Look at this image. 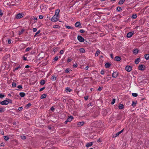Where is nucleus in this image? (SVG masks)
Segmentation results:
<instances>
[{
    "label": "nucleus",
    "mask_w": 149,
    "mask_h": 149,
    "mask_svg": "<svg viewBox=\"0 0 149 149\" xmlns=\"http://www.w3.org/2000/svg\"><path fill=\"white\" fill-rule=\"evenodd\" d=\"M53 28L55 29H58L60 28V27L58 25H55L53 26Z\"/></svg>",
    "instance_id": "28"
},
{
    "label": "nucleus",
    "mask_w": 149,
    "mask_h": 149,
    "mask_svg": "<svg viewBox=\"0 0 149 149\" xmlns=\"http://www.w3.org/2000/svg\"><path fill=\"white\" fill-rule=\"evenodd\" d=\"M66 91H67V92H70L72 90L70 88H66Z\"/></svg>",
    "instance_id": "26"
},
{
    "label": "nucleus",
    "mask_w": 149,
    "mask_h": 149,
    "mask_svg": "<svg viewBox=\"0 0 149 149\" xmlns=\"http://www.w3.org/2000/svg\"><path fill=\"white\" fill-rule=\"evenodd\" d=\"M115 60L117 61H120L121 60V58L118 56H116L115 57Z\"/></svg>",
    "instance_id": "17"
},
{
    "label": "nucleus",
    "mask_w": 149,
    "mask_h": 149,
    "mask_svg": "<svg viewBox=\"0 0 149 149\" xmlns=\"http://www.w3.org/2000/svg\"><path fill=\"white\" fill-rule=\"evenodd\" d=\"M101 90H102V88L100 87L97 90L98 91H100Z\"/></svg>",
    "instance_id": "61"
},
{
    "label": "nucleus",
    "mask_w": 149,
    "mask_h": 149,
    "mask_svg": "<svg viewBox=\"0 0 149 149\" xmlns=\"http://www.w3.org/2000/svg\"><path fill=\"white\" fill-rule=\"evenodd\" d=\"M116 100L115 99H113L112 101L111 102V104H114Z\"/></svg>",
    "instance_id": "37"
},
{
    "label": "nucleus",
    "mask_w": 149,
    "mask_h": 149,
    "mask_svg": "<svg viewBox=\"0 0 149 149\" xmlns=\"http://www.w3.org/2000/svg\"><path fill=\"white\" fill-rule=\"evenodd\" d=\"M65 71L66 73H68L69 72V69L67 68L65 70Z\"/></svg>",
    "instance_id": "48"
},
{
    "label": "nucleus",
    "mask_w": 149,
    "mask_h": 149,
    "mask_svg": "<svg viewBox=\"0 0 149 149\" xmlns=\"http://www.w3.org/2000/svg\"><path fill=\"white\" fill-rule=\"evenodd\" d=\"M45 81L44 80H42L40 82V84L41 85H43L45 84Z\"/></svg>",
    "instance_id": "35"
},
{
    "label": "nucleus",
    "mask_w": 149,
    "mask_h": 149,
    "mask_svg": "<svg viewBox=\"0 0 149 149\" xmlns=\"http://www.w3.org/2000/svg\"><path fill=\"white\" fill-rule=\"evenodd\" d=\"M72 60V59L71 58H68L67 60V61L68 62H70Z\"/></svg>",
    "instance_id": "43"
},
{
    "label": "nucleus",
    "mask_w": 149,
    "mask_h": 149,
    "mask_svg": "<svg viewBox=\"0 0 149 149\" xmlns=\"http://www.w3.org/2000/svg\"><path fill=\"white\" fill-rule=\"evenodd\" d=\"M19 95L21 97H23L25 95V93L24 92H21L19 93Z\"/></svg>",
    "instance_id": "19"
},
{
    "label": "nucleus",
    "mask_w": 149,
    "mask_h": 149,
    "mask_svg": "<svg viewBox=\"0 0 149 149\" xmlns=\"http://www.w3.org/2000/svg\"><path fill=\"white\" fill-rule=\"evenodd\" d=\"M88 96H86L84 97V99L86 100H88Z\"/></svg>",
    "instance_id": "62"
},
{
    "label": "nucleus",
    "mask_w": 149,
    "mask_h": 149,
    "mask_svg": "<svg viewBox=\"0 0 149 149\" xmlns=\"http://www.w3.org/2000/svg\"><path fill=\"white\" fill-rule=\"evenodd\" d=\"M24 14L22 13H20L16 15L15 18L17 19H19L23 17Z\"/></svg>",
    "instance_id": "1"
},
{
    "label": "nucleus",
    "mask_w": 149,
    "mask_h": 149,
    "mask_svg": "<svg viewBox=\"0 0 149 149\" xmlns=\"http://www.w3.org/2000/svg\"><path fill=\"white\" fill-rule=\"evenodd\" d=\"M145 58L146 60L148 59L149 58V54H146L145 55Z\"/></svg>",
    "instance_id": "23"
},
{
    "label": "nucleus",
    "mask_w": 149,
    "mask_h": 149,
    "mask_svg": "<svg viewBox=\"0 0 149 149\" xmlns=\"http://www.w3.org/2000/svg\"><path fill=\"white\" fill-rule=\"evenodd\" d=\"M8 44H10L11 43V40L10 39H8Z\"/></svg>",
    "instance_id": "38"
},
{
    "label": "nucleus",
    "mask_w": 149,
    "mask_h": 149,
    "mask_svg": "<svg viewBox=\"0 0 149 149\" xmlns=\"http://www.w3.org/2000/svg\"><path fill=\"white\" fill-rule=\"evenodd\" d=\"M123 129L121 131L116 133L115 135H113V137H116L118 136L120 134L123 132Z\"/></svg>",
    "instance_id": "9"
},
{
    "label": "nucleus",
    "mask_w": 149,
    "mask_h": 149,
    "mask_svg": "<svg viewBox=\"0 0 149 149\" xmlns=\"http://www.w3.org/2000/svg\"><path fill=\"white\" fill-rule=\"evenodd\" d=\"M80 32L81 33H83L84 32V31L83 29H81L80 30Z\"/></svg>",
    "instance_id": "54"
},
{
    "label": "nucleus",
    "mask_w": 149,
    "mask_h": 149,
    "mask_svg": "<svg viewBox=\"0 0 149 149\" xmlns=\"http://www.w3.org/2000/svg\"><path fill=\"white\" fill-rule=\"evenodd\" d=\"M66 27L68 29H71V27L69 26H66Z\"/></svg>",
    "instance_id": "55"
},
{
    "label": "nucleus",
    "mask_w": 149,
    "mask_h": 149,
    "mask_svg": "<svg viewBox=\"0 0 149 149\" xmlns=\"http://www.w3.org/2000/svg\"><path fill=\"white\" fill-rule=\"evenodd\" d=\"M3 15V13L2 12L1 10L0 9V16H2Z\"/></svg>",
    "instance_id": "45"
},
{
    "label": "nucleus",
    "mask_w": 149,
    "mask_h": 149,
    "mask_svg": "<svg viewBox=\"0 0 149 149\" xmlns=\"http://www.w3.org/2000/svg\"><path fill=\"white\" fill-rule=\"evenodd\" d=\"M11 135H9V136H4L3 138L6 141L9 140V137L11 136Z\"/></svg>",
    "instance_id": "11"
},
{
    "label": "nucleus",
    "mask_w": 149,
    "mask_h": 149,
    "mask_svg": "<svg viewBox=\"0 0 149 149\" xmlns=\"http://www.w3.org/2000/svg\"><path fill=\"white\" fill-rule=\"evenodd\" d=\"M100 51L99 50H97L96 51L95 54V56H97L100 54Z\"/></svg>",
    "instance_id": "21"
},
{
    "label": "nucleus",
    "mask_w": 149,
    "mask_h": 149,
    "mask_svg": "<svg viewBox=\"0 0 149 149\" xmlns=\"http://www.w3.org/2000/svg\"><path fill=\"white\" fill-rule=\"evenodd\" d=\"M31 103H29L28 104H27L26 105V106H27V107H30V106H31Z\"/></svg>",
    "instance_id": "59"
},
{
    "label": "nucleus",
    "mask_w": 149,
    "mask_h": 149,
    "mask_svg": "<svg viewBox=\"0 0 149 149\" xmlns=\"http://www.w3.org/2000/svg\"><path fill=\"white\" fill-rule=\"evenodd\" d=\"M23 31H24V30H22L21 31L19 32V35L21 34L23 32Z\"/></svg>",
    "instance_id": "53"
},
{
    "label": "nucleus",
    "mask_w": 149,
    "mask_h": 149,
    "mask_svg": "<svg viewBox=\"0 0 149 149\" xmlns=\"http://www.w3.org/2000/svg\"><path fill=\"white\" fill-rule=\"evenodd\" d=\"M44 88H45L44 87L40 89L39 91H42V90H43Z\"/></svg>",
    "instance_id": "58"
},
{
    "label": "nucleus",
    "mask_w": 149,
    "mask_h": 149,
    "mask_svg": "<svg viewBox=\"0 0 149 149\" xmlns=\"http://www.w3.org/2000/svg\"><path fill=\"white\" fill-rule=\"evenodd\" d=\"M93 144V143L92 142H90L88 143H87L86 145V147H89L91 146Z\"/></svg>",
    "instance_id": "14"
},
{
    "label": "nucleus",
    "mask_w": 149,
    "mask_h": 149,
    "mask_svg": "<svg viewBox=\"0 0 149 149\" xmlns=\"http://www.w3.org/2000/svg\"><path fill=\"white\" fill-rule=\"evenodd\" d=\"M138 50L137 49H135L133 50V52L134 54H136L138 53Z\"/></svg>",
    "instance_id": "16"
},
{
    "label": "nucleus",
    "mask_w": 149,
    "mask_h": 149,
    "mask_svg": "<svg viewBox=\"0 0 149 149\" xmlns=\"http://www.w3.org/2000/svg\"><path fill=\"white\" fill-rule=\"evenodd\" d=\"M58 17L54 15L52 18L51 19V21L54 22H56L58 20Z\"/></svg>",
    "instance_id": "2"
},
{
    "label": "nucleus",
    "mask_w": 149,
    "mask_h": 149,
    "mask_svg": "<svg viewBox=\"0 0 149 149\" xmlns=\"http://www.w3.org/2000/svg\"><path fill=\"white\" fill-rule=\"evenodd\" d=\"M77 66V64H75L73 65V67L74 68H76Z\"/></svg>",
    "instance_id": "49"
},
{
    "label": "nucleus",
    "mask_w": 149,
    "mask_h": 149,
    "mask_svg": "<svg viewBox=\"0 0 149 149\" xmlns=\"http://www.w3.org/2000/svg\"><path fill=\"white\" fill-rule=\"evenodd\" d=\"M104 71L103 70H101V72H100V73L101 74H102V75H103L104 74Z\"/></svg>",
    "instance_id": "46"
},
{
    "label": "nucleus",
    "mask_w": 149,
    "mask_h": 149,
    "mask_svg": "<svg viewBox=\"0 0 149 149\" xmlns=\"http://www.w3.org/2000/svg\"><path fill=\"white\" fill-rule=\"evenodd\" d=\"M5 110L4 108H0V113L4 112Z\"/></svg>",
    "instance_id": "27"
},
{
    "label": "nucleus",
    "mask_w": 149,
    "mask_h": 149,
    "mask_svg": "<svg viewBox=\"0 0 149 149\" xmlns=\"http://www.w3.org/2000/svg\"><path fill=\"white\" fill-rule=\"evenodd\" d=\"M110 66V64L109 63H107L105 65V66L106 68H109Z\"/></svg>",
    "instance_id": "24"
},
{
    "label": "nucleus",
    "mask_w": 149,
    "mask_h": 149,
    "mask_svg": "<svg viewBox=\"0 0 149 149\" xmlns=\"http://www.w3.org/2000/svg\"><path fill=\"white\" fill-rule=\"evenodd\" d=\"M136 104V103H135L134 101H133L132 102V105L133 107H134L135 106V105Z\"/></svg>",
    "instance_id": "40"
},
{
    "label": "nucleus",
    "mask_w": 149,
    "mask_h": 149,
    "mask_svg": "<svg viewBox=\"0 0 149 149\" xmlns=\"http://www.w3.org/2000/svg\"><path fill=\"white\" fill-rule=\"evenodd\" d=\"M118 75V73L117 72H114L112 74V76L113 78H116Z\"/></svg>",
    "instance_id": "6"
},
{
    "label": "nucleus",
    "mask_w": 149,
    "mask_h": 149,
    "mask_svg": "<svg viewBox=\"0 0 149 149\" xmlns=\"http://www.w3.org/2000/svg\"><path fill=\"white\" fill-rule=\"evenodd\" d=\"M77 39L80 42H82L84 41V39L80 36H78L77 37Z\"/></svg>",
    "instance_id": "5"
},
{
    "label": "nucleus",
    "mask_w": 149,
    "mask_h": 149,
    "mask_svg": "<svg viewBox=\"0 0 149 149\" xmlns=\"http://www.w3.org/2000/svg\"><path fill=\"white\" fill-rule=\"evenodd\" d=\"M30 49H31V48H29V47L27 48L26 49V52L28 51H29Z\"/></svg>",
    "instance_id": "52"
},
{
    "label": "nucleus",
    "mask_w": 149,
    "mask_h": 149,
    "mask_svg": "<svg viewBox=\"0 0 149 149\" xmlns=\"http://www.w3.org/2000/svg\"><path fill=\"white\" fill-rule=\"evenodd\" d=\"M39 18L40 19H42L43 18L42 16V15H40L39 16Z\"/></svg>",
    "instance_id": "57"
},
{
    "label": "nucleus",
    "mask_w": 149,
    "mask_h": 149,
    "mask_svg": "<svg viewBox=\"0 0 149 149\" xmlns=\"http://www.w3.org/2000/svg\"><path fill=\"white\" fill-rule=\"evenodd\" d=\"M12 86L13 87H16V84L15 83H13L12 84Z\"/></svg>",
    "instance_id": "36"
},
{
    "label": "nucleus",
    "mask_w": 149,
    "mask_h": 149,
    "mask_svg": "<svg viewBox=\"0 0 149 149\" xmlns=\"http://www.w3.org/2000/svg\"><path fill=\"white\" fill-rule=\"evenodd\" d=\"M64 52V50H61L60 51V53L61 54H62Z\"/></svg>",
    "instance_id": "50"
},
{
    "label": "nucleus",
    "mask_w": 149,
    "mask_h": 149,
    "mask_svg": "<svg viewBox=\"0 0 149 149\" xmlns=\"http://www.w3.org/2000/svg\"><path fill=\"white\" fill-rule=\"evenodd\" d=\"M134 33L133 32H130L128 33L127 35V37L128 38H130L133 35Z\"/></svg>",
    "instance_id": "7"
},
{
    "label": "nucleus",
    "mask_w": 149,
    "mask_h": 149,
    "mask_svg": "<svg viewBox=\"0 0 149 149\" xmlns=\"http://www.w3.org/2000/svg\"><path fill=\"white\" fill-rule=\"evenodd\" d=\"M23 60L25 61H26V57L24 56L23 57Z\"/></svg>",
    "instance_id": "63"
},
{
    "label": "nucleus",
    "mask_w": 149,
    "mask_h": 149,
    "mask_svg": "<svg viewBox=\"0 0 149 149\" xmlns=\"http://www.w3.org/2000/svg\"><path fill=\"white\" fill-rule=\"evenodd\" d=\"M23 108L22 107H20L18 108V110L19 111H21L22 110Z\"/></svg>",
    "instance_id": "42"
},
{
    "label": "nucleus",
    "mask_w": 149,
    "mask_h": 149,
    "mask_svg": "<svg viewBox=\"0 0 149 149\" xmlns=\"http://www.w3.org/2000/svg\"><path fill=\"white\" fill-rule=\"evenodd\" d=\"M60 12V10L58 9L56 10L55 11V15L59 17V13Z\"/></svg>",
    "instance_id": "10"
},
{
    "label": "nucleus",
    "mask_w": 149,
    "mask_h": 149,
    "mask_svg": "<svg viewBox=\"0 0 149 149\" xmlns=\"http://www.w3.org/2000/svg\"><path fill=\"white\" fill-rule=\"evenodd\" d=\"M145 68V67L144 65H140V70H143Z\"/></svg>",
    "instance_id": "15"
},
{
    "label": "nucleus",
    "mask_w": 149,
    "mask_h": 149,
    "mask_svg": "<svg viewBox=\"0 0 149 149\" xmlns=\"http://www.w3.org/2000/svg\"><path fill=\"white\" fill-rule=\"evenodd\" d=\"M125 0H120L118 2V4H122L124 2Z\"/></svg>",
    "instance_id": "22"
},
{
    "label": "nucleus",
    "mask_w": 149,
    "mask_h": 149,
    "mask_svg": "<svg viewBox=\"0 0 149 149\" xmlns=\"http://www.w3.org/2000/svg\"><path fill=\"white\" fill-rule=\"evenodd\" d=\"M118 107L120 109H122L124 108V106L123 104H119Z\"/></svg>",
    "instance_id": "12"
},
{
    "label": "nucleus",
    "mask_w": 149,
    "mask_h": 149,
    "mask_svg": "<svg viewBox=\"0 0 149 149\" xmlns=\"http://www.w3.org/2000/svg\"><path fill=\"white\" fill-rule=\"evenodd\" d=\"M132 95L133 97H137L138 95L137 94L135 93H132Z\"/></svg>",
    "instance_id": "31"
},
{
    "label": "nucleus",
    "mask_w": 149,
    "mask_h": 149,
    "mask_svg": "<svg viewBox=\"0 0 149 149\" xmlns=\"http://www.w3.org/2000/svg\"><path fill=\"white\" fill-rule=\"evenodd\" d=\"M111 79V77L109 76V75H107L106 79H107V81H108L109 80H110Z\"/></svg>",
    "instance_id": "32"
},
{
    "label": "nucleus",
    "mask_w": 149,
    "mask_h": 149,
    "mask_svg": "<svg viewBox=\"0 0 149 149\" xmlns=\"http://www.w3.org/2000/svg\"><path fill=\"white\" fill-rule=\"evenodd\" d=\"M140 62V58H138L136 59L135 60V63L136 64H138Z\"/></svg>",
    "instance_id": "18"
},
{
    "label": "nucleus",
    "mask_w": 149,
    "mask_h": 149,
    "mask_svg": "<svg viewBox=\"0 0 149 149\" xmlns=\"http://www.w3.org/2000/svg\"><path fill=\"white\" fill-rule=\"evenodd\" d=\"M117 10L118 11H121L122 9L120 7H117Z\"/></svg>",
    "instance_id": "33"
},
{
    "label": "nucleus",
    "mask_w": 149,
    "mask_h": 149,
    "mask_svg": "<svg viewBox=\"0 0 149 149\" xmlns=\"http://www.w3.org/2000/svg\"><path fill=\"white\" fill-rule=\"evenodd\" d=\"M73 119V117L72 116H70L68 117V118L65 121V122H70Z\"/></svg>",
    "instance_id": "8"
},
{
    "label": "nucleus",
    "mask_w": 149,
    "mask_h": 149,
    "mask_svg": "<svg viewBox=\"0 0 149 149\" xmlns=\"http://www.w3.org/2000/svg\"><path fill=\"white\" fill-rule=\"evenodd\" d=\"M17 88H19L20 89H22V86L21 85H20L18 86H17Z\"/></svg>",
    "instance_id": "44"
},
{
    "label": "nucleus",
    "mask_w": 149,
    "mask_h": 149,
    "mask_svg": "<svg viewBox=\"0 0 149 149\" xmlns=\"http://www.w3.org/2000/svg\"><path fill=\"white\" fill-rule=\"evenodd\" d=\"M21 137L22 139H26V137L24 136H21Z\"/></svg>",
    "instance_id": "41"
},
{
    "label": "nucleus",
    "mask_w": 149,
    "mask_h": 149,
    "mask_svg": "<svg viewBox=\"0 0 149 149\" xmlns=\"http://www.w3.org/2000/svg\"><path fill=\"white\" fill-rule=\"evenodd\" d=\"M58 57H55V58H54V60H55V61H56L58 60Z\"/></svg>",
    "instance_id": "64"
},
{
    "label": "nucleus",
    "mask_w": 149,
    "mask_h": 149,
    "mask_svg": "<svg viewBox=\"0 0 149 149\" xmlns=\"http://www.w3.org/2000/svg\"><path fill=\"white\" fill-rule=\"evenodd\" d=\"M37 30V29L36 28H34L33 29V31L34 32H36Z\"/></svg>",
    "instance_id": "56"
},
{
    "label": "nucleus",
    "mask_w": 149,
    "mask_h": 149,
    "mask_svg": "<svg viewBox=\"0 0 149 149\" xmlns=\"http://www.w3.org/2000/svg\"><path fill=\"white\" fill-rule=\"evenodd\" d=\"M9 103V101L6 100H3L0 102V104L3 105H7Z\"/></svg>",
    "instance_id": "3"
},
{
    "label": "nucleus",
    "mask_w": 149,
    "mask_h": 149,
    "mask_svg": "<svg viewBox=\"0 0 149 149\" xmlns=\"http://www.w3.org/2000/svg\"><path fill=\"white\" fill-rule=\"evenodd\" d=\"M80 23L79 22H77L75 24V26L76 27H78L80 25Z\"/></svg>",
    "instance_id": "20"
},
{
    "label": "nucleus",
    "mask_w": 149,
    "mask_h": 149,
    "mask_svg": "<svg viewBox=\"0 0 149 149\" xmlns=\"http://www.w3.org/2000/svg\"><path fill=\"white\" fill-rule=\"evenodd\" d=\"M137 17V15L136 14H133L132 16V18L133 19H135Z\"/></svg>",
    "instance_id": "30"
},
{
    "label": "nucleus",
    "mask_w": 149,
    "mask_h": 149,
    "mask_svg": "<svg viewBox=\"0 0 149 149\" xmlns=\"http://www.w3.org/2000/svg\"><path fill=\"white\" fill-rule=\"evenodd\" d=\"M4 97V95H3L0 94V98H2Z\"/></svg>",
    "instance_id": "47"
},
{
    "label": "nucleus",
    "mask_w": 149,
    "mask_h": 149,
    "mask_svg": "<svg viewBox=\"0 0 149 149\" xmlns=\"http://www.w3.org/2000/svg\"><path fill=\"white\" fill-rule=\"evenodd\" d=\"M80 51L82 53H84L85 51L84 48H81L80 49Z\"/></svg>",
    "instance_id": "29"
},
{
    "label": "nucleus",
    "mask_w": 149,
    "mask_h": 149,
    "mask_svg": "<svg viewBox=\"0 0 149 149\" xmlns=\"http://www.w3.org/2000/svg\"><path fill=\"white\" fill-rule=\"evenodd\" d=\"M84 124V122H81L78 123H77V125L78 127H81Z\"/></svg>",
    "instance_id": "13"
},
{
    "label": "nucleus",
    "mask_w": 149,
    "mask_h": 149,
    "mask_svg": "<svg viewBox=\"0 0 149 149\" xmlns=\"http://www.w3.org/2000/svg\"><path fill=\"white\" fill-rule=\"evenodd\" d=\"M8 101H9V103H12V100L10 99H8Z\"/></svg>",
    "instance_id": "60"
},
{
    "label": "nucleus",
    "mask_w": 149,
    "mask_h": 149,
    "mask_svg": "<svg viewBox=\"0 0 149 149\" xmlns=\"http://www.w3.org/2000/svg\"><path fill=\"white\" fill-rule=\"evenodd\" d=\"M46 97V95L45 94H42L41 96V99H43L45 98Z\"/></svg>",
    "instance_id": "25"
},
{
    "label": "nucleus",
    "mask_w": 149,
    "mask_h": 149,
    "mask_svg": "<svg viewBox=\"0 0 149 149\" xmlns=\"http://www.w3.org/2000/svg\"><path fill=\"white\" fill-rule=\"evenodd\" d=\"M40 32V31L38 30V31L35 33V36H36L38 34H39Z\"/></svg>",
    "instance_id": "39"
},
{
    "label": "nucleus",
    "mask_w": 149,
    "mask_h": 149,
    "mask_svg": "<svg viewBox=\"0 0 149 149\" xmlns=\"http://www.w3.org/2000/svg\"><path fill=\"white\" fill-rule=\"evenodd\" d=\"M56 79V77L54 76H53L52 78V80H55Z\"/></svg>",
    "instance_id": "34"
},
{
    "label": "nucleus",
    "mask_w": 149,
    "mask_h": 149,
    "mask_svg": "<svg viewBox=\"0 0 149 149\" xmlns=\"http://www.w3.org/2000/svg\"><path fill=\"white\" fill-rule=\"evenodd\" d=\"M132 69V67L130 66H127L125 68V70L128 72H130Z\"/></svg>",
    "instance_id": "4"
},
{
    "label": "nucleus",
    "mask_w": 149,
    "mask_h": 149,
    "mask_svg": "<svg viewBox=\"0 0 149 149\" xmlns=\"http://www.w3.org/2000/svg\"><path fill=\"white\" fill-rule=\"evenodd\" d=\"M21 68V67L20 66H18V67H16V68H15V70H17L18 69V68Z\"/></svg>",
    "instance_id": "51"
}]
</instances>
